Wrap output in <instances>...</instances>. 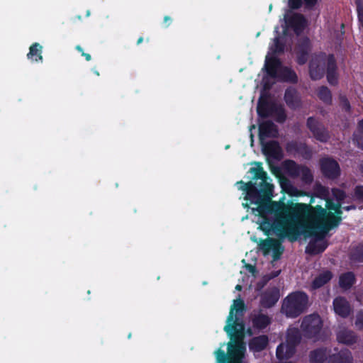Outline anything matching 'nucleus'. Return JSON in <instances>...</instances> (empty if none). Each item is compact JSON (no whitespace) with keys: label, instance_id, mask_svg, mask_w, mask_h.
Wrapping results in <instances>:
<instances>
[{"label":"nucleus","instance_id":"5","mask_svg":"<svg viewBox=\"0 0 363 363\" xmlns=\"http://www.w3.org/2000/svg\"><path fill=\"white\" fill-rule=\"evenodd\" d=\"M325 62L328 64V81L331 84L337 82V76L335 72V60L333 56L329 55L326 57L324 54H319L313 56L310 62V74L313 79L321 78L324 74Z\"/></svg>","mask_w":363,"mask_h":363},{"label":"nucleus","instance_id":"15","mask_svg":"<svg viewBox=\"0 0 363 363\" xmlns=\"http://www.w3.org/2000/svg\"><path fill=\"white\" fill-rule=\"evenodd\" d=\"M333 308L335 313L342 317L347 316L350 312L348 302L342 297H337L333 301Z\"/></svg>","mask_w":363,"mask_h":363},{"label":"nucleus","instance_id":"29","mask_svg":"<svg viewBox=\"0 0 363 363\" xmlns=\"http://www.w3.org/2000/svg\"><path fill=\"white\" fill-rule=\"evenodd\" d=\"M301 0H289V6L291 9H298L301 5Z\"/></svg>","mask_w":363,"mask_h":363},{"label":"nucleus","instance_id":"40","mask_svg":"<svg viewBox=\"0 0 363 363\" xmlns=\"http://www.w3.org/2000/svg\"><path fill=\"white\" fill-rule=\"evenodd\" d=\"M352 259H355V260H358V261H361V260H362V259L357 258V257H354V255H352Z\"/></svg>","mask_w":363,"mask_h":363},{"label":"nucleus","instance_id":"31","mask_svg":"<svg viewBox=\"0 0 363 363\" xmlns=\"http://www.w3.org/2000/svg\"><path fill=\"white\" fill-rule=\"evenodd\" d=\"M245 269L251 274V277L253 278L255 276V268L250 264H247Z\"/></svg>","mask_w":363,"mask_h":363},{"label":"nucleus","instance_id":"22","mask_svg":"<svg viewBox=\"0 0 363 363\" xmlns=\"http://www.w3.org/2000/svg\"><path fill=\"white\" fill-rule=\"evenodd\" d=\"M333 275L330 272H323V273L320 274L313 281V288L317 289L321 287L325 284L328 282L331 279Z\"/></svg>","mask_w":363,"mask_h":363},{"label":"nucleus","instance_id":"3","mask_svg":"<svg viewBox=\"0 0 363 363\" xmlns=\"http://www.w3.org/2000/svg\"><path fill=\"white\" fill-rule=\"evenodd\" d=\"M245 304L241 298L235 299L231 305L224 330L230 337L228 344V363H245L243 361L246 350L243 342L244 324L242 319ZM217 363H225L226 356L220 349L215 352Z\"/></svg>","mask_w":363,"mask_h":363},{"label":"nucleus","instance_id":"43","mask_svg":"<svg viewBox=\"0 0 363 363\" xmlns=\"http://www.w3.org/2000/svg\"><path fill=\"white\" fill-rule=\"evenodd\" d=\"M143 41V38H140L138 40V43H140Z\"/></svg>","mask_w":363,"mask_h":363},{"label":"nucleus","instance_id":"24","mask_svg":"<svg viewBox=\"0 0 363 363\" xmlns=\"http://www.w3.org/2000/svg\"><path fill=\"white\" fill-rule=\"evenodd\" d=\"M354 275L352 272H347L340 277V286L345 289L350 288L354 283Z\"/></svg>","mask_w":363,"mask_h":363},{"label":"nucleus","instance_id":"12","mask_svg":"<svg viewBox=\"0 0 363 363\" xmlns=\"http://www.w3.org/2000/svg\"><path fill=\"white\" fill-rule=\"evenodd\" d=\"M257 112L260 116H273L279 122H283L286 117L283 107L281 106H275L269 110L268 105L261 101H259L258 104Z\"/></svg>","mask_w":363,"mask_h":363},{"label":"nucleus","instance_id":"32","mask_svg":"<svg viewBox=\"0 0 363 363\" xmlns=\"http://www.w3.org/2000/svg\"><path fill=\"white\" fill-rule=\"evenodd\" d=\"M356 195L363 199V186H357L355 190Z\"/></svg>","mask_w":363,"mask_h":363},{"label":"nucleus","instance_id":"10","mask_svg":"<svg viewBox=\"0 0 363 363\" xmlns=\"http://www.w3.org/2000/svg\"><path fill=\"white\" fill-rule=\"evenodd\" d=\"M322 321L318 315L313 314L306 316L301 324L303 335L309 338L319 340L321 337Z\"/></svg>","mask_w":363,"mask_h":363},{"label":"nucleus","instance_id":"1","mask_svg":"<svg viewBox=\"0 0 363 363\" xmlns=\"http://www.w3.org/2000/svg\"><path fill=\"white\" fill-rule=\"evenodd\" d=\"M332 192L333 198H324L326 209L320 206H312L313 199L309 204L292 201L285 203L283 196L279 202L271 203L264 215L265 220L261 222V230L281 238L296 240L301 235L312 237L306 252L313 255L323 252L327 247L324 237L332 228L338 225L341 201L345 198L341 190L333 189ZM319 193L320 196L325 197L328 189L320 186Z\"/></svg>","mask_w":363,"mask_h":363},{"label":"nucleus","instance_id":"14","mask_svg":"<svg viewBox=\"0 0 363 363\" xmlns=\"http://www.w3.org/2000/svg\"><path fill=\"white\" fill-rule=\"evenodd\" d=\"M307 125L317 140L322 142L327 140L328 138L327 131L315 119L309 118L308 119Z\"/></svg>","mask_w":363,"mask_h":363},{"label":"nucleus","instance_id":"19","mask_svg":"<svg viewBox=\"0 0 363 363\" xmlns=\"http://www.w3.org/2000/svg\"><path fill=\"white\" fill-rule=\"evenodd\" d=\"M285 100L287 104L291 108H296L298 106L300 99L296 90L289 89L285 93Z\"/></svg>","mask_w":363,"mask_h":363},{"label":"nucleus","instance_id":"39","mask_svg":"<svg viewBox=\"0 0 363 363\" xmlns=\"http://www.w3.org/2000/svg\"><path fill=\"white\" fill-rule=\"evenodd\" d=\"M241 289H242V286L240 284H237L236 285V286H235V289L236 290L240 291V290H241Z\"/></svg>","mask_w":363,"mask_h":363},{"label":"nucleus","instance_id":"48","mask_svg":"<svg viewBox=\"0 0 363 363\" xmlns=\"http://www.w3.org/2000/svg\"><path fill=\"white\" fill-rule=\"evenodd\" d=\"M280 363H291V362H280Z\"/></svg>","mask_w":363,"mask_h":363},{"label":"nucleus","instance_id":"38","mask_svg":"<svg viewBox=\"0 0 363 363\" xmlns=\"http://www.w3.org/2000/svg\"><path fill=\"white\" fill-rule=\"evenodd\" d=\"M305 62H306V60H305L304 58H302V57H298V62H299L300 64H303V63H304Z\"/></svg>","mask_w":363,"mask_h":363},{"label":"nucleus","instance_id":"33","mask_svg":"<svg viewBox=\"0 0 363 363\" xmlns=\"http://www.w3.org/2000/svg\"><path fill=\"white\" fill-rule=\"evenodd\" d=\"M304 1L308 6L311 7L315 4L317 0H304Z\"/></svg>","mask_w":363,"mask_h":363},{"label":"nucleus","instance_id":"23","mask_svg":"<svg viewBox=\"0 0 363 363\" xmlns=\"http://www.w3.org/2000/svg\"><path fill=\"white\" fill-rule=\"evenodd\" d=\"M301 168V167L296 165L294 162L291 160L286 161L283 164L284 171L291 177H297Z\"/></svg>","mask_w":363,"mask_h":363},{"label":"nucleus","instance_id":"41","mask_svg":"<svg viewBox=\"0 0 363 363\" xmlns=\"http://www.w3.org/2000/svg\"><path fill=\"white\" fill-rule=\"evenodd\" d=\"M164 20V22H167V21H170V18L168 16H165Z\"/></svg>","mask_w":363,"mask_h":363},{"label":"nucleus","instance_id":"36","mask_svg":"<svg viewBox=\"0 0 363 363\" xmlns=\"http://www.w3.org/2000/svg\"><path fill=\"white\" fill-rule=\"evenodd\" d=\"M359 129L363 133V120L359 123Z\"/></svg>","mask_w":363,"mask_h":363},{"label":"nucleus","instance_id":"30","mask_svg":"<svg viewBox=\"0 0 363 363\" xmlns=\"http://www.w3.org/2000/svg\"><path fill=\"white\" fill-rule=\"evenodd\" d=\"M355 324L357 328H363V313H360L357 315Z\"/></svg>","mask_w":363,"mask_h":363},{"label":"nucleus","instance_id":"6","mask_svg":"<svg viewBox=\"0 0 363 363\" xmlns=\"http://www.w3.org/2000/svg\"><path fill=\"white\" fill-rule=\"evenodd\" d=\"M259 140L262 146V150L265 155L273 157H279L281 155V147L277 142L266 143L267 138H274L277 135L276 126L269 121L262 122L259 125Z\"/></svg>","mask_w":363,"mask_h":363},{"label":"nucleus","instance_id":"45","mask_svg":"<svg viewBox=\"0 0 363 363\" xmlns=\"http://www.w3.org/2000/svg\"><path fill=\"white\" fill-rule=\"evenodd\" d=\"M272 5L271 4V5L269 6V11H272Z\"/></svg>","mask_w":363,"mask_h":363},{"label":"nucleus","instance_id":"34","mask_svg":"<svg viewBox=\"0 0 363 363\" xmlns=\"http://www.w3.org/2000/svg\"><path fill=\"white\" fill-rule=\"evenodd\" d=\"M341 101H342L343 107L345 109H348L349 108V104H348L347 101L345 98H343V97L341 98Z\"/></svg>","mask_w":363,"mask_h":363},{"label":"nucleus","instance_id":"16","mask_svg":"<svg viewBox=\"0 0 363 363\" xmlns=\"http://www.w3.org/2000/svg\"><path fill=\"white\" fill-rule=\"evenodd\" d=\"M279 298V292L274 289L269 291L265 292L261 298V304L264 307L269 308L274 306Z\"/></svg>","mask_w":363,"mask_h":363},{"label":"nucleus","instance_id":"25","mask_svg":"<svg viewBox=\"0 0 363 363\" xmlns=\"http://www.w3.org/2000/svg\"><path fill=\"white\" fill-rule=\"evenodd\" d=\"M252 322L255 327L262 329L270 323V318L266 315L259 313L253 318Z\"/></svg>","mask_w":363,"mask_h":363},{"label":"nucleus","instance_id":"17","mask_svg":"<svg viewBox=\"0 0 363 363\" xmlns=\"http://www.w3.org/2000/svg\"><path fill=\"white\" fill-rule=\"evenodd\" d=\"M280 185L282 190L290 196H304L305 193L298 190L297 188L294 186L287 179H280Z\"/></svg>","mask_w":363,"mask_h":363},{"label":"nucleus","instance_id":"13","mask_svg":"<svg viewBox=\"0 0 363 363\" xmlns=\"http://www.w3.org/2000/svg\"><path fill=\"white\" fill-rule=\"evenodd\" d=\"M321 169L323 173L329 178H335L340 174L338 164L330 158H324L321 160Z\"/></svg>","mask_w":363,"mask_h":363},{"label":"nucleus","instance_id":"35","mask_svg":"<svg viewBox=\"0 0 363 363\" xmlns=\"http://www.w3.org/2000/svg\"><path fill=\"white\" fill-rule=\"evenodd\" d=\"M280 273V271L279 270H277L274 272H273L269 277L268 279H272V278H274V277H277Z\"/></svg>","mask_w":363,"mask_h":363},{"label":"nucleus","instance_id":"46","mask_svg":"<svg viewBox=\"0 0 363 363\" xmlns=\"http://www.w3.org/2000/svg\"><path fill=\"white\" fill-rule=\"evenodd\" d=\"M77 49L78 50H79V51H82V48H81L79 46H77Z\"/></svg>","mask_w":363,"mask_h":363},{"label":"nucleus","instance_id":"47","mask_svg":"<svg viewBox=\"0 0 363 363\" xmlns=\"http://www.w3.org/2000/svg\"><path fill=\"white\" fill-rule=\"evenodd\" d=\"M252 128H255V126H254V125H252V126L251 127V128H250V131L252 130Z\"/></svg>","mask_w":363,"mask_h":363},{"label":"nucleus","instance_id":"42","mask_svg":"<svg viewBox=\"0 0 363 363\" xmlns=\"http://www.w3.org/2000/svg\"><path fill=\"white\" fill-rule=\"evenodd\" d=\"M243 206H244L245 208H249V207H250V204H249L248 203H243Z\"/></svg>","mask_w":363,"mask_h":363},{"label":"nucleus","instance_id":"2","mask_svg":"<svg viewBox=\"0 0 363 363\" xmlns=\"http://www.w3.org/2000/svg\"><path fill=\"white\" fill-rule=\"evenodd\" d=\"M286 28L284 30V35L276 37L273 44L269 48V52L266 56L265 68L267 72V77L264 79L265 89H269L268 79L281 81L294 82L296 79V74L288 67L281 66L280 62L271 55V52L277 53L284 50V44L287 42V32L291 28L298 35L306 27V22L304 18L298 13L288 11L284 16Z\"/></svg>","mask_w":363,"mask_h":363},{"label":"nucleus","instance_id":"21","mask_svg":"<svg viewBox=\"0 0 363 363\" xmlns=\"http://www.w3.org/2000/svg\"><path fill=\"white\" fill-rule=\"evenodd\" d=\"M268 339L265 335L254 338L250 343V348L254 351H260L265 348Z\"/></svg>","mask_w":363,"mask_h":363},{"label":"nucleus","instance_id":"26","mask_svg":"<svg viewBox=\"0 0 363 363\" xmlns=\"http://www.w3.org/2000/svg\"><path fill=\"white\" fill-rule=\"evenodd\" d=\"M317 94L319 99L323 102L328 104L331 101L330 91L327 87L322 86L319 88Z\"/></svg>","mask_w":363,"mask_h":363},{"label":"nucleus","instance_id":"8","mask_svg":"<svg viewBox=\"0 0 363 363\" xmlns=\"http://www.w3.org/2000/svg\"><path fill=\"white\" fill-rule=\"evenodd\" d=\"M330 359L327 363H352V357L350 352L342 350L338 354L329 355L325 350H317L311 354V361L313 363H325L327 357Z\"/></svg>","mask_w":363,"mask_h":363},{"label":"nucleus","instance_id":"27","mask_svg":"<svg viewBox=\"0 0 363 363\" xmlns=\"http://www.w3.org/2000/svg\"><path fill=\"white\" fill-rule=\"evenodd\" d=\"M298 176L301 177L302 180L306 183L311 182L313 179L311 171L305 167H301Z\"/></svg>","mask_w":363,"mask_h":363},{"label":"nucleus","instance_id":"28","mask_svg":"<svg viewBox=\"0 0 363 363\" xmlns=\"http://www.w3.org/2000/svg\"><path fill=\"white\" fill-rule=\"evenodd\" d=\"M358 18L362 26H363V0H356Z\"/></svg>","mask_w":363,"mask_h":363},{"label":"nucleus","instance_id":"11","mask_svg":"<svg viewBox=\"0 0 363 363\" xmlns=\"http://www.w3.org/2000/svg\"><path fill=\"white\" fill-rule=\"evenodd\" d=\"M259 249L264 256H271L274 261L278 259L283 252L284 248L279 241L274 239H267L259 244Z\"/></svg>","mask_w":363,"mask_h":363},{"label":"nucleus","instance_id":"18","mask_svg":"<svg viewBox=\"0 0 363 363\" xmlns=\"http://www.w3.org/2000/svg\"><path fill=\"white\" fill-rule=\"evenodd\" d=\"M337 339L339 342L345 345H352L356 342V337L352 331L341 330L337 335Z\"/></svg>","mask_w":363,"mask_h":363},{"label":"nucleus","instance_id":"44","mask_svg":"<svg viewBox=\"0 0 363 363\" xmlns=\"http://www.w3.org/2000/svg\"><path fill=\"white\" fill-rule=\"evenodd\" d=\"M250 137H251V142H252L251 145H252V143H253V139H252V137H253V136H252V133H251V135H250Z\"/></svg>","mask_w":363,"mask_h":363},{"label":"nucleus","instance_id":"7","mask_svg":"<svg viewBox=\"0 0 363 363\" xmlns=\"http://www.w3.org/2000/svg\"><path fill=\"white\" fill-rule=\"evenodd\" d=\"M308 304L307 295L303 292L296 291L285 298L281 310L287 317L294 318L303 313Z\"/></svg>","mask_w":363,"mask_h":363},{"label":"nucleus","instance_id":"37","mask_svg":"<svg viewBox=\"0 0 363 363\" xmlns=\"http://www.w3.org/2000/svg\"><path fill=\"white\" fill-rule=\"evenodd\" d=\"M82 55L86 57V60L89 61L91 60V55L89 54L82 53Z\"/></svg>","mask_w":363,"mask_h":363},{"label":"nucleus","instance_id":"9","mask_svg":"<svg viewBox=\"0 0 363 363\" xmlns=\"http://www.w3.org/2000/svg\"><path fill=\"white\" fill-rule=\"evenodd\" d=\"M300 335L296 328H290L286 335V342L277 349V356L280 360L289 358L294 353L295 346L299 342Z\"/></svg>","mask_w":363,"mask_h":363},{"label":"nucleus","instance_id":"4","mask_svg":"<svg viewBox=\"0 0 363 363\" xmlns=\"http://www.w3.org/2000/svg\"><path fill=\"white\" fill-rule=\"evenodd\" d=\"M250 172L255 177L262 179L264 183V195H262L252 182H239L237 184L239 185V189L246 192L245 199L250 201V204L257 206V208H252L251 209L252 213L258 216L257 223L259 225V228L261 229V222L265 220L264 215L268 211L271 203L274 202L271 201L274 186L267 182V174L264 172L261 164L255 163L254 167L250 169Z\"/></svg>","mask_w":363,"mask_h":363},{"label":"nucleus","instance_id":"20","mask_svg":"<svg viewBox=\"0 0 363 363\" xmlns=\"http://www.w3.org/2000/svg\"><path fill=\"white\" fill-rule=\"evenodd\" d=\"M42 46L39 43H35L32 45L27 55L28 58L35 62L42 61Z\"/></svg>","mask_w":363,"mask_h":363}]
</instances>
